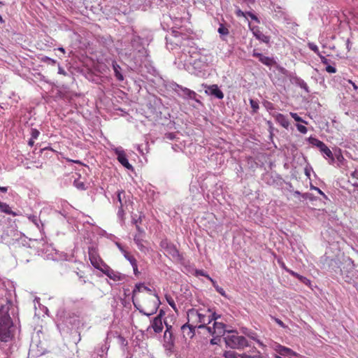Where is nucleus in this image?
Masks as SVG:
<instances>
[{
	"label": "nucleus",
	"instance_id": "obj_3",
	"mask_svg": "<svg viewBox=\"0 0 358 358\" xmlns=\"http://www.w3.org/2000/svg\"><path fill=\"white\" fill-rule=\"evenodd\" d=\"M166 47L169 50H174L179 47L182 50V55L192 48L194 42L190 40L185 34L178 31H173L172 34L166 37Z\"/></svg>",
	"mask_w": 358,
	"mask_h": 358
},
{
	"label": "nucleus",
	"instance_id": "obj_50",
	"mask_svg": "<svg viewBox=\"0 0 358 358\" xmlns=\"http://www.w3.org/2000/svg\"><path fill=\"white\" fill-rule=\"evenodd\" d=\"M252 55L253 57L258 58L259 61L260 60V58H262L264 56L262 53L257 52L256 50H253Z\"/></svg>",
	"mask_w": 358,
	"mask_h": 358
},
{
	"label": "nucleus",
	"instance_id": "obj_11",
	"mask_svg": "<svg viewBox=\"0 0 358 358\" xmlns=\"http://www.w3.org/2000/svg\"><path fill=\"white\" fill-rule=\"evenodd\" d=\"M113 150L117 156V159L118 160V162L128 170L132 171L134 168L132 165L129 162V160L127 157V155L124 150L121 147H118L115 148Z\"/></svg>",
	"mask_w": 358,
	"mask_h": 358
},
{
	"label": "nucleus",
	"instance_id": "obj_18",
	"mask_svg": "<svg viewBox=\"0 0 358 358\" xmlns=\"http://www.w3.org/2000/svg\"><path fill=\"white\" fill-rule=\"evenodd\" d=\"M162 311L159 315L154 318L152 322V327L153 328L155 333H160L163 329L162 320L161 317Z\"/></svg>",
	"mask_w": 358,
	"mask_h": 358
},
{
	"label": "nucleus",
	"instance_id": "obj_52",
	"mask_svg": "<svg viewBox=\"0 0 358 358\" xmlns=\"http://www.w3.org/2000/svg\"><path fill=\"white\" fill-rule=\"evenodd\" d=\"M213 283V285L214 287H215V289H217V291L222 296H224V289H222V287H220L217 285H215V282L213 280L212 281Z\"/></svg>",
	"mask_w": 358,
	"mask_h": 358
},
{
	"label": "nucleus",
	"instance_id": "obj_2",
	"mask_svg": "<svg viewBox=\"0 0 358 358\" xmlns=\"http://www.w3.org/2000/svg\"><path fill=\"white\" fill-rule=\"evenodd\" d=\"M2 292L7 294V291ZM6 296V295H5ZM6 302H0V336H15L20 333V327L15 324L10 318V314L14 315L17 308L14 306L10 299L6 296L3 300Z\"/></svg>",
	"mask_w": 358,
	"mask_h": 358
},
{
	"label": "nucleus",
	"instance_id": "obj_13",
	"mask_svg": "<svg viewBox=\"0 0 358 358\" xmlns=\"http://www.w3.org/2000/svg\"><path fill=\"white\" fill-rule=\"evenodd\" d=\"M250 30L252 32L253 36L259 41L264 43H269L270 37L264 35L257 26H252L250 22L248 23Z\"/></svg>",
	"mask_w": 358,
	"mask_h": 358
},
{
	"label": "nucleus",
	"instance_id": "obj_4",
	"mask_svg": "<svg viewBox=\"0 0 358 358\" xmlns=\"http://www.w3.org/2000/svg\"><path fill=\"white\" fill-rule=\"evenodd\" d=\"M17 350L13 337H0V358H8Z\"/></svg>",
	"mask_w": 358,
	"mask_h": 358
},
{
	"label": "nucleus",
	"instance_id": "obj_53",
	"mask_svg": "<svg viewBox=\"0 0 358 358\" xmlns=\"http://www.w3.org/2000/svg\"><path fill=\"white\" fill-rule=\"evenodd\" d=\"M166 331L164 334V336H166V334L167 333H169V336H173V332L171 331V326H169L166 323Z\"/></svg>",
	"mask_w": 358,
	"mask_h": 358
},
{
	"label": "nucleus",
	"instance_id": "obj_49",
	"mask_svg": "<svg viewBox=\"0 0 358 358\" xmlns=\"http://www.w3.org/2000/svg\"><path fill=\"white\" fill-rule=\"evenodd\" d=\"M176 134L174 133H167L165 134V138L169 140H173L176 138Z\"/></svg>",
	"mask_w": 358,
	"mask_h": 358
},
{
	"label": "nucleus",
	"instance_id": "obj_30",
	"mask_svg": "<svg viewBox=\"0 0 358 358\" xmlns=\"http://www.w3.org/2000/svg\"><path fill=\"white\" fill-rule=\"evenodd\" d=\"M181 329L183 333L185 332V330L188 329L187 334H192L194 335L195 327L185 324L181 327Z\"/></svg>",
	"mask_w": 358,
	"mask_h": 358
},
{
	"label": "nucleus",
	"instance_id": "obj_47",
	"mask_svg": "<svg viewBox=\"0 0 358 358\" xmlns=\"http://www.w3.org/2000/svg\"><path fill=\"white\" fill-rule=\"evenodd\" d=\"M326 71L328 72V73H334L336 72V69L334 67V66H332L331 65H327L326 66Z\"/></svg>",
	"mask_w": 358,
	"mask_h": 358
},
{
	"label": "nucleus",
	"instance_id": "obj_46",
	"mask_svg": "<svg viewBox=\"0 0 358 358\" xmlns=\"http://www.w3.org/2000/svg\"><path fill=\"white\" fill-rule=\"evenodd\" d=\"M348 83L350 85H352V87H353V89L357 92V93L358 94V83H356V82H354L351 80H348Z\"/></svg>",
	"mask_w": 358,
	"mask_h": 358
},
{
	"label": "nucleus",
	"instance_id": "obj_1",
	"mask_svg": "<svg viewBox=\"0 0 358 358\" xmlns=\"http://www.w3.org/2000/svg\"><path fill=\"white\" fill-rule=\"evenodd\" d=\"M180 59L184 62V67L189 73L204 77L207 73L208 64L211 62V57L197 52L196 48L192 46L187 52L184 53V56H180Z\"/></svg>",
	"mask_w": 358,
	"mask_h": 358
},
{
	"label": "nucleus",
	"instance_id": "obj_20",
	"mask_svg": "<svg viewBox=\"0 0 358 358\" xmlns=\"http://www.w3.org/2000/svg\"><path fill=\"white\" fill-rule=\"evenodd\" d=\"M164 347L168 354H171L174 348V337H163Z\"/></svg>",
	"mask_w": 358,
	"mask_h": 358
},
{
	"label": "nucleus",
	"instance_id": "obj_15",
	"mask_svg": "<svg viewBox=\"0 0 358 358\" xmlns=\"http://www.w3.org/2000/svg\"><path fill=\"white\" fill-rule=\"evenodd\" d=\"M275 350L280 355L283 356L285 357L294 358L295 357L297 356L296 353L294 352L293 350L280 345H276Z\"/></svg>",
	"mask_w": 358,
	"mask_h": 358
},
{
	"label": "nucleus",
	"instance_id": "obj_32",
	"mask_svg": "<svg viewBox=\"0 0 358 358\" xmlns=\"http://www.w3.org/2000/svg\"><path fill=\"white\" fill-rule=\"evenodd\" d=\"M220 317V315H217L216 313L213 314V319L215 320L214 324H213V325L215 326V328H217V329H219L220 328L224 329V324L222 323L218 324L217 322H215V320Z\"/></svg>",
	"mask_w": 358,
	"mask_h": 358
},
{
	"label": "nucleus",
	"instance_id": "obj_6",
	"mask_svg": "<svg viewBox=\"0 0 358 358\" xmlns=\"http://www.w3.org/2000/svg\"><path fill=\"white\" fill-rule=\"evenodd\" d=\"M173 90L178 94L180 97L185 99H191L194 100L197 102L199 101L197 99V94L195 92L187 88L184 87L181 85H179L176 83L173 85Z\"/></svg>",
	"mask_w": 358,
	"mask_h": 358
},
{
	"label": "nucleus",
	"instance_id": "obj_63",
	"mask_svg": "<svg viewBox=\"0 0 358 358\" xmlns=\"http://www.w3.org/2000/svg\"><path fill=\"white\" fill-rule=\"evenodd\" d=\"M8 191L7 187H0V192H6Z\"/></svg>",
	"mask_w": 358,
	"mask_h": 358
},
{
	"label": "nucleus",
	"instance_id": "obj_64",
	"mask_svg": "<svg viewBox=\"0 0 358 358\" xmlns=\"http://www.w3.org/2000/svg\"><path fill=\"white\" fill-rule=\"evenodd\" d=\"M275 322L281 327H284L283 322L279 319H275Z\"/></svg>",
	"mask_w": 358,
	"mask_h": 358
},
{
	"label": "nucleus",
	"instance_id": "obj_41",
	"mask_svg": "<svg viewBox=\"0 0 358 358\" xmlns=\"http://www.w3.org/2000/svg\"><path fill=\"white\" fill-rule=\"evenodd\" d=\"M299 280L306 285H309L310 284V280L303 275L299 277Z\"/></svg>",
	"mask_w": 358,
	"mask_h": 358
},
{
	"label": "nucleus",
	"instance_id": "obj_44",
	"mask_svg": "<svg viewBox=\"0 0 358 358\" xmlns=\"http://www.w3.org/2000/svg\"><path fill=\"white\" fill-rule=\"evenodd\" d=\"M196 276H199V275H202V276H206L207 277L210 281H213V279H211L208 275H206L205 273V272L203 271V270H196Z\"/></svg>",
	"mask_w": 358,
	"mask_h": 358
},
{
	"label": "nucleus",
	"instance_id": "obj_8",
	"mask_svg": "<svg viewBox=\"0 0 358 358\" xmlns=\"http://www.w3.org/2000/svg\"><path fill=\"white\" fill-rule=\"evenodd\" d=\"M225 337V344L232 348L243 349L249 345L245 337Z\"/></svg>",
	"mask_w": 358,
	"mask_h": 358
},
{
	"label": "nucleus",
	"instance_id": "obj_33",
	"mask_svg": "<svg viewBox=\"0 0 358 358\" xmlns=\"http://www.w3.org/2000/svg\"><path fill=\"white\" fill-rule=\"evenodd\" d=\"M308 47L315 53H316L318 56H320V52L318 49V47L314 43L309 42L308 43Z\"/></svg>",
	"mask_w": 358,
	"mask_h": 358
},
{
	"label": "nucleus",
	"instance_id": "obj_37",
	"mask_svg": "<svg viewBox=\"0 0 358 358\" xmlns=\"http://www.w3.org/2000/svg\"><path fill=\"white\" fill-rule=\"evenodd\" d=\"M296 126V128H297L298 131H300L301 134H306L307 133L308 129H307V128L304 125H302V124H297Z\"/></svg>",
	"mask_w": 358,
	"mask_h": 358
},
{
	"label": "nucleus",
	"instance_id": "obj_27",
	"mask_svg": "<svg viewBox=\"0 0 358 358\" xmlns=\"http://www.w3.org/2000/svg\"><path fill=\"white\" fill-rule=\"evenodd\" d=\"M259 62L267 66H272L275 64L273 58L264 55L260 58Z\"/></svg>",
	"mask_w": 358,
	"mask_h": 358
},
{
	"label": "nucleus",
	"instance_id": "obj_45",
	"mask_svg": "<svg viewBox=\"0 0 358 358\" xmlns=\"http://www.w3.org/2000/svg\"><path fill=\"white\" fill-rule=\"evenodd\" d=\"M310 189L317 191L320 194L323 196L324 198H325V199L327 198V196L325 195V194L320 188L315 187L313 185H310Z\"/></svg>",
	"mask_w": 358,
	"mask_h": 358
},
{
	"label": "nucleus",
	"instance_id": "obj_57",
	"mask_svg": "<svg viewBox=\"0 0 358 358\" xmlns=\"http://www.w3.org/2000/svg\"><path fill=\"white\" fill-rule=\"evenodd\" d=\"M287 271L294 277L296 278L298 280H299V277L301 276V275H299V273L293 271H291V270H287Z\"/></svg>",
	"mask_w": 358,
	"mask_h": 358
},
{
	"label": "nucleus",
	"instance_id": "obj_60",
	"mask_svg": "<svg viewBox=\"0 0 358 358\" xmlns=\"http://www.w3.org/2000/svg\"><path fill=\"white\" fill-rule=\"evenodd\" d=\"M250 18L252 20L255 21L257 23H260V20H259V19L257 17V16L256 15H255V14L251 15Z\"/></svg>",
	"mask_w": 358,
	"mask_h": 358
},
{
	"label": "nucleus",
	"instance_id": "obj_61",
	"mask_svg": "<svg viewBox=\"0 0 358 358\" xmlns=\"http://www.w3.org/2000/svg\"><path fill=\"white\" fill-rule=\"evenodd\" d=\"M351 176L353 178L358 179V171L355 170L351 173Z\"/></svg>",
	"mask_w": 358,
	"mask_h": 358
},
{
	"label": "nucleus",
	"instance_id": "obj_40",
	"mask_svg": "<svg viewBox=\"0 0 358 358\" xmlns=\"http://www.w3.org/2000/svg\"><path fill=\"white\" fill-rule=\"evenodd\" d=\"M40 134V132L36 129H31V138L36 139Z\"/></svg>",
	"mask_w": 358,
	"mask_h": 358
},
{
	"label": "nucleus",
	"instance_id": "obj_62",
	"mask_svg": "<svg viewBox=\"0 0 358 358\" xmlns=\"http://www.w3.org/2000/svg\"><path fill=\"white\" fill-rule=\"evenodd\" d=\"M34 144V138H30L28 141V145L31 147H32Z\"/></svg>",
	"mask_w": 358,
	"mask_h": 358
},
{
	"label": "nucleus",
	"instance_id": "obj_42",
	"mask_svg": "<svg viewBox=\"0 0 358 358\" xmlns=\"http://www.w3.org/2000/svg\"><path fill=\"white\" fill-rule=\"evenodd\" d=\"M42 61L44 62H46L49 64H55L56 63V61L53 59H51L48 57H44L43 59H42Z\"/></svg>",
	"mask_w": 358,
	"mask_h": 358
},
{
	"label": "nucleus",
	"instance_id": "obj_48",
	"mask_svg": "<svg viewBox=\"0 0 358 358\" xmlns=\"http://www.w3.org/2000/svg\"><path fill=\"white\" fill-rule=\"evenodd\" d=\"M166 301H167L168 303L170 305V306H171L173 309H176L175 302L171 297H169V298L166 297Z\"/></svg>",
	"mask_w": 358,
	"mask_h": 358
},
{
	"label": "nucleus",
	"instance_id": "obj_10",
	"mask_svg": "<svg viewBox=\"0 0 358 358\" xmlns=\"http://www.w3.org/2000/svg\"><path fill=\"white\" fill-rule=\"evenodd\" d=\"M215 185L213 187L212 194L213 197L219 203H222L224 200V182L222 180L215 181V178H214Z\"/></svg>",
	"mask_w": 358,
	"mask_h": 358
},
{
	"label": "nucleus",
	"instance_id": "obj_59",
	"mask_svg": "<svg viewBox=\"0 0 358 358\" xmlns=\"http://www.w3.org/2000/svg\"><path fill=\"white\" fill-rule=\"evenodd\" d=\"M287 271L294 277L296 278L298 280H299V277L301 276V275H299V273L293 271H291V270H287Z\"/></svg>",
	"mask_w": 358,
	"mask_h": 358
},
{
	"label": "nucleus",
	"instance_id": "obj_22",
	"mask_svg": "<svg viewBox=\"0 0 358 358\" xmlns=\"http://www.w3.org/2000/svg\"><path fill=\"white\" fill-rule=\"evenodd\" d=\"M0 212L4 213L7 215H11L13 216L18 215V213L13 211L7 203L1 201H0Z\"/></svg>",
	"mask_w": 358,
	"mask_h": 358
},
{
	"label": "nucleus",
	"instance_id": "obj_9",
	"mask_svg": "<svg viewBox=\"0 0 358 358\" xmlns=\"http://www.w3.org/2000/svg\"><path fill=\"white\" fill-rule=\"evenodd\" d=\"M88 255L92 266L101 271V268H103V264L104 263L99 257L96 248L94 247H89Z\"/></svg>",
	"mask_w": 358,
	"mask_h": 358
},
{
	"label": "nucleus",
	"instance_id": "obj_56",
	"mask_svg": "<svg viewBox=\"0 0 358 358\" xmlns=\"http://www.w3.org/2000/svg\"><path fill=\"white\" fill-rule=\"evenodd\" d=\"M220 337H213L211 340H210V343L212 345H215V344H217L218 341H220Z\"/></svg>",
	"mask_w": 358,
	"mask_h": 358
},
{
	"label": "nucleus",
	"instance_id": "obj_29",
	"mask_svg": "<svg viewBox=\"0 0 358 358\" xmlns=\"http://www.w3.org/2000/svg\"><path fill=\"white\" fill-rule=\"evenodd\" d=\"M143 283H138L135 285V287L132 292V299H133V303L135 306H136V304L134 301V297L137 293L141 292L143 290Z\"/></svg>",
	"mask_w": 358,
	"mask_h": 358
},
{
	"label": "nucleus",
	"instance_id": "obj_17",
	"mask_svg": "<svg viewBox=\"0 0 358 358\" xmlns=\"http://www.w3.org/2000/svg\"><path fill=\"white\" fill-rule=\"evenodd\" d=\"M108 345L107 343L101 345V346L95 349L94 354L92 355L93 358H105V355L108 350Z\"/></svg>",
	"mask_w": 358,
	"mask_h": 358
},
{
	"label": "nucleus",
	"instance_id": "obj_12",
	"mask_svg": "<svg viewBox=\"0 0 358 358\" xmlns=\"http://www.w3.org/2000/svg\"><path fill=\"white\" fill-rule=\"evenodd\" d=\"M203 87L206 94L214 98L222 99L224 96L222 92L219 89L217 85H203Z\"/></svg>",
	"mask_w": 358,
	"mask_h": 358
},
{
	"label": "nucleus",
	"instance_id": "obj_19",
	"mask_svg": "<svg viewBox=\"0 0 358 358\" xmlns=\"http://www.w3.org/2000/svg\"><path fill=\"white\" fill-rule=\"evenodd\" d=\"M131 44L134 50H138L139 52L144 51L145 48L142 46V39L138 36L134 35L131 39Z\"/></svg>",
	"mask_w": 358,
	"mask_h": 358
},
{
	"label": "nucleus",
	"instance_id": "obj_55",
	"mask_svg": "<svg viewBox=\"0 0 358 358\" xmlns=\"http://www.w3.org/2000/svg\"><path fill=\"white\" fill-rule=\"evenodd\" d=\"M236 15L238 17H246V13L245 12L242 11L241 10L238 9L236 10Z\"/></svg>",
	"mask_w": 358,
	"mask_h": 358
},
{
	"label": "nucleus",
	"instance_id": "obj_34",
	"mask_svg": "<svg viewBox=\"0 0 358 358\" xmlns=\"http://www.w3.org/2000/svg\"><path fill=\"white\" fill-rule=\"evenodd\" d=\"M290 115L296 122H303L305 124H307V122L303 120L301 117H299L297 113H290Z\"/></svg>",
	"mask_w": 358,
	"mask_h": 358
},
{
	"label": "nucleus",
	"instance_id": "obj_58",
	"mask_svg": "<svg viewBox=\"0 0 358 358\" xmlns=\"http://www.w3.org/2000/svg\"><path fill=\"white\" fill-rule=\"evenodd\" d=\"M287 271L294 277L296 278L298 280H299V277L301 276V275H299V273L293 271H291V270H287Z\"/></svg>",
	"mask_w": 358,
	"mask_h": 358
},
{
	"label": "nucleus",
	"instance_id": "obj_7",
	"mask_svg": "<svg viewBox=\"0 0 358 358\" xmlns=\"http://www.w3.org/2000/svg\"><path fill=\"white\" fill-rule=\"evenodd\" d=\"M101 272L113 281H124L127 278V275L119 271H114L106 264H103Z\"/></svg>",
	"mask_w": 358,
	"mask_h": 358
},
{
	"label": "nucleus",
	"instance_id": "obj_51",
	"mask_svg": "<svg viewBox=\"0 0 358 358\" xmlns=\"http://www.w3.org/2000/svg\"><path fill=\"white\" fill-rule=\"evenodd\" d=\"M119 342L122 345L126 346L128 344V341L126 340L124 337H118Z\"/></svg>",
	"mask_w": 358,
	"mask_h": 358
},
{
	"label": "nucleus",
	"instance_id": "obj_21",
	"mask_svg": "<svg viewBox=\"0 0 358 358\" xmlns=\"http://www.w3.org/2000/svg\"><path fill=\"white\" fill-rule=\"evenodd\" d=\"M273 117H275V121L284 128L287 129L289 127V122L287 117L283 114L276 113L273 115Z\"/></svg>",
	"mask_w": 358,
	"mask_h": 358
},
{
	"label": "nucleus",
	"instance_id": "obj_43",
	"mask_svg": "<svg viewBox=\"0 0 358 358\" xmlns=\"http://www.w3.org/2000/svg\"><path fill=\"white\" fill-rule=\"evenodd\" d=\"M124 192L123 190H120V191H118L117 194V201L120 203V206H123L121 195H122V194H124Z\"/></svg>",
	"mask_w": 358,
	"mask_h": 358
},
{
	"label": "nucleus",
	"instance_id": "obj_36",
	"mask_svg": "<svg viewBox=\"0 0 358 358\" xmlns=\"http://www.w3.org/2000/svg\"><path fill=\"white\" fill-rule=\"evenodd\" d=\"M130 264L133 268L134 275H138L139 273V271L138 270V265H137L136 259L133 260V262H131Z\"/></svg>",
	"mask_w": 358,
	"mask_h": 358
},
{
	"label": "nucleus",
	"instance_id": "obj_28",
	"mask_svg": "<svg viewBox=\"0 0 358 358\" xmlns=\"http://www.w3.org/2000/svg\"><path fill=\"white\" fill-rule=\"evenodd\" d=\"M134 241L141 251H145V247L143 245V240L138 235L134 236Z\"/></svg>",
	"mask_w": 358,
	"mask_h": 358
},
{
	"label": "nucleus",
	"instance_id": "obj_14",
	"mask_svg": "<svg viewBox=\"0 0 358 358\" xmlns=\"http://www.w3.org/2000/svg\"><path fill=\"white\" fill-rule=\"evenodd\" d=\"M162 248L164 250L166 255L172 257L173 258H178L180 256L179 252L177 248L171 243H169L166 241H162L161 243Z\"/></svg>",
	"mask_w": 358,
	"mask_h": 358
},
{
	"label": "nucleus",
	"instance_id": "obj_38",
	"mask_svg": "<svg viewBox=\"0 0 358 358\" xmlns=\"http://www.w3.org/2000/svg\"><path fill=\"white\" fill-rule=\"evenodd\" d=\"M74 185L79 189H85V185L83 182L75 180Z\"/></svg>",
	"mask_w": 358,
	"mask_h": 358
},
{
	"label": "nucleus",
	"instance_id": "obj_31",
	"mask_svg": "<svg viewBox=\"0 0 358 358\" xmlns=\"http://www.w3.org/2000/svg\"><path fill=\"white\" fill-rule=\"evenodd\" d=\"M250 103L251 108H252V113H257L258 109H259L258 101L251 99H250Z\"/></svg>",
	"mask_w": 358,
	"mask_h": 358
},
{
	"label": "nucleus",
	"instance_id": "obj_23",
	"mask_svg": "<svg viewBox=\"0 0 358 358\" xmlns=\"http://www.w3.org/2000/svg\"><path fill=\"white\" fill-rule=\"evenodd\" d=\"M115 245L118 248V249L120 250L122 254L124 255V258L129 262V263L132 262L133 260H135L134 256L131 255L127 250L124 248V247L118 242L115 243Z\"/></svg>",
	"mask_w": 358,
	"mask_h": 358
},
{
	"label": "nucleus",
	"instance_id": "obj_54",
	"mask_svg": "<svg viewBox=\"0 0 358 358\" xmlns=\"http://www.w3.org/2000/svg\"><path fill=\"white\" fill-rule=\"evenodd\" d=\"M319 57L320 58L321 62L323 64H326V65L328 64V63H329L328 59L324 56H323L321 53H320V56H319Z\"/></svg>",
	"mask_w": 358,
	"mask_h": 358
},
{
	"label": "nucleus",
	"instance_id": "obj_39",
	"mask_svg": "<svg viewBox=\"0 0 358 358\" xmlns=\"http://www.w3.org/2000/svg\"><path fill=\"white\" fill-rule=\"evenodd\" d=\"M302 198L304 199H309L310 201H313L315 199V196L310 193H303L301 194Z\"/></svg>",
	"mask_w": 358,
	"mask_h": 358
},
{
	"label": "nucleus",
	"instance_id": "obj_5",
	"mask_svg": "<svg viewBox=\"0 0 358 358\" xmlns=\"http://www.w3.org/2000/svg\"><path fill=\"white\" fill-rule=\"evenodd\" d=\"M308 141L310 144L318 148L324 157H328L331 160V163L334 162L332 152L322 141L312 136L308 138Z\"/></svg>",
	"mask_w": 358,
	"mask_h": 358
},
{
	"label": "nucleus",
	"instance_id": "obj_16",
	"mask_svg": "<svg viewBox=\"0 0 358 358\" xmlns=\"http://www.w3.org/2000/svg\"><path fill=\"white\" fill-rule=\"evenodd\" d=\"M112 68L114 72V75L117 79V80L121 82L124 79L123 75V70L121 66L117 63L115 61L112 62Z\"/></svg>",
	"mask_w": 358,
	"mask_h": 358
},
{
	"label": "nucleus",
	"instance_id": "obj_25",
	"mask_svg": "<svg viewBox=\"0 0 358 358\" xmlns=\"http://www.w3.org/2000/svg\"><path fill=\"white\" fill-rule=\"evenodd\" d=\"M224 18L222 15L220 16V19L219 17H215L213 24L215 25L216 24H219V28L217 29L218 33L221 38L224 36Z\"/></svg>",
	"mask_w": 358,
	"mask_h": 358
},
{
	"label": "nucleus",
	"instance_id": "obj_26",
	"mask_svg": "<svg viewBox=\"0 0 358 358\" xmlns=\"http://www.w3.org/2000/svg\"><path fill=\"white\" fill-rule=\"evenodd\" d=\"M292 80L294 84L303 89L306 92H309L308 85L303 79L296 76L292 78Z\"/></svg>",
	"mask_w": 358,
	"mask_h": 358
},
{
	"label": "nucleus",
	"instance_id": "obj_35",
	"mask_svg": "<svg viewBox=\"0 0 358 358\" xmlns=\"http://www.w3.org/2000/svg\"><path fill=\"white\" fill-rule=\"evenodd\" d=\"M33 334L38 335L39 334H45L43 331V327L41 325H38L34 328Z\"/></svg>",
	"mask_w": 358,
	"mask_h": 358
},
{
	"label": "nucleus",
	"instance_id": "obj_24",
	"mask_svg": "<svg viewBox=\"0 0 358 358\" xmlns=\"http://www.w3.org/2000/svg\"><path fill=\"white\" fill-rule=\"evenodd\" d=\"M27 219L31 222L38 229H41V227H43V224L41 223V221L40 218L36 215L32 214H27L26 215Z\"/></svg>",
	"mask_w": 358,
	"mask_h": 358
}]
</instances>
